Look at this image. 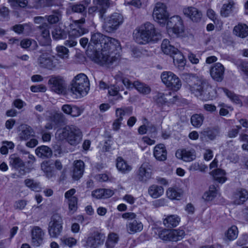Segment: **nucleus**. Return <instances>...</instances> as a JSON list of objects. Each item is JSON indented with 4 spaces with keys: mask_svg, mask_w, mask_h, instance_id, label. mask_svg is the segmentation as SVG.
I'll use <instances>...</instances> for the list:
<instances>
[{
    "mask_svg": "<svg viewBox=\"0 0 248 248\" xmlns=\"http://www.w3.org/2000/svg\"><path fill=\"white\" fill-rule=\"evenodd\" d=\"M183 80L187 83V88L192 94L201 100H213L216 97V90L204 79L200 78L195 75L184 73Z\"/></svg>",
    "mask_w": 248,
    "mask_h": 248,
    "instance_id": "nucleus-1",
    "label": "nucleus"
},
{
    "mask_svg": "<svg viewBox=\"0 0 248 248\" xmlns=\"http://www.w3.org/2000/svg\"><path fill=\"white\" fill-rule=\"evenodd\" d=\"M109 41L103 45L101 52H96L93 61L100 65L108 66L113 64L119 58L118 50L121 49L119 41L114 38L108 36Z\"/></svg>",
    "mask_w": 248,
    "mask_h": 248,
    "instance_id": "nucleus-2",
    "label": "nucleus"
},
{
    "mask_svg": "<svg viewBox=\"0 0 248 248\" xmlns=\"http://www.w3.org/2000/svg\"><path fill=\"white\" fill-rule=\"evenodd\" d=\"M56 138L60 140H66L71 145L75 146L81 140L82 134L80 129L75 125H67L57 130Z\"/></svg>",
    "mask_w": 248,
    "mask_h": 248,
    "instance_id": "nucleus-3",
    "label": "nucleus"
},
{
    "mask_svg": "<svg viewBox=\"0 0 248 248\" xmlns=\"http://www.w3.org/2000/svg\"><path fill=\"white\" fill-rule=\"evenodd\" d=\"M90 89V82L87 77L81 73L77 75L72 80L71 91L79 96L86 95Z\"/></svg>",
    "mask_w": 248,
    "mask_h": 248,
    "instance_id": "nucleus-4",
    "label": "nucleus"
},
{
    "mask_svg": "<svg viewBox=\"0 0 248 248\" xmlns=\"http://www.w3.org/2000/svg\"><path fill=\"white\" fill-rule=\"evenodd\" d=\"M123 22L124 17L122 15L114 13L105 19L103 29L107 32L113 33L119 28Z\"/></svg>",
    "mask_w": 248,
    "mask_h": 248,
    "instance_id": "nucleus-5",
    "label": "nucleus"
},
{
    "mask_svg": "<svg viewBox=\"0 0 248 248\" xmlns=\"http://www.w3.org/2000/svg\"><path fill=\"white\" fill-rule=\"evenodd\" d=\"M163 83L167 88L173 91L179 90L182 86L180 78L172 72L170 71L164 72L161 75Z\"/></svg>",
    "mask_w": 248,
    "mask_h": 248,
    "instance_id": "nucleus-6",
    "label": "nucleus"
},
{
    "mask_svg": "<svg viewBox=\"0 0 248 248\" xmlns=\"http://www.w3.org/2000/svg\"><path fill=\"white\" fill-rule=\"evenodd\" d=\"M62 219L59 214H54L48 224V232L51 237H58L62 230Z\"/></svg>",
    "mask_w": 248,
    "mask_h": 248,
    "instance_id": "nucleus-7",
    "label": "nucleus"
},
{
    "mask_svg": "<svg viewBox=\"0 0 248 248\" xmlns=\"http://www.w3.org/2000/svg\"><path fill=\"white\" fill-rule=\"evenodd\" d=\"M169 16L165 4L162 2H157L155 4L153 10V16L156 21L164 25L168 21Z\"/></svg>",
    "mask_w": 248,
    "mask_h": 248,
    "instance_id": "nucleus-8",
    "label": "nucleus"
},
{
    "mask_svg": "<svg viewBox=\"0 0 248 248\" xmlns=\"http://www.w3.org/2000/svg\"><path fill=\"white\" fill-rule=\"evenodd\" d=\"M105 239L104 233L99 232H94L86 239L83 240L82 243L86 248H97L102 245Z\"/></svg>",
    "mask_w": 248,
    "mask_h": 248,
    "instance_id": "nucleus-9",
    "label": "nucleus"
},
{
    "mask_svg": "<svg viewBox=\"0 0 248 248\" xmlns=\"http://www.w3.org/2000/svg\"><path fill=\"white\" fill-rule=\"evenodd\" d=\"M48 84L52 91L58 94H62L64 93L65 83L62 77L60 76H51L48 80Z\"/></svg>",
    "mask_w": 248,
    "mask_h": 248,
    "instance_id": "nucleus-10",
    "label": "nucleus"
},
{
    "mask_svg": "<svg viewBox=\"0 0 248 248\" xmlns=\"http://www.w3.org/2000/svg\"><path fill=\"white\" fill-rule=\"evenodd\" d=\"M85 22L84 17H82L79 20H75L73 23L70 24V28L71 31L69 34L70 36H73L74 38H78L86 32V30L83 27V25Z\"/></svg>",
    "mask_w": 248,
    "mask_h": 248,
    "instance_id": "nucleus-11",
    "label": "nucleus"
},
{
    "mask_svg": "<svg viewBox=\"0 0 248 248\" xmlns=\"http://www.w3.org/2000/svg\"><path fill=\"white\" fill-rule=\"evenodd\" d=\"M167 26L172 29L173 32L179 34L184 31V26L182 18L179 16H175L168 19Z\"/></svg>",
    "mask_w": 248,
    "mask_h": 248,
    "instance_id": "nucleus-12",
    "label": "nucleus"
},
{
    "mask_svg": "<svg viewBox=\"0 0 248 248\" xmlns=\"http://www.w3.org/2000/svg\"><path fill=\"white\" fill-rule=\"evenodd\" d=\"M151 167L149 163L142 164L137 173V178L139 181L146 183L151 178L152 172Z\"/></svg>",
    "mask_w": 248,
    "mask_h": 248,
    "instance_id": "nucleus-13",
    "label": "nucleus"
},
{
    "mask_svg": "<svg viewBox=\"0 0 248 248\" xmlns=\"http://www.w3.org/2000/svg\"><path fill=\"white\" fill-rule=\"evenodd\" d=\"M31 243L36 247H39L44 242L45 232L38 226H34L31 230Z\"/></svg>",
    "mask_w": 248,
    "mask_h": 248,
    "instance_id": "nucleus-14",
    "label": "nucleus"
},
{
    "mask_svg": "<svg viewBox=\"0 0 248 248\" xmlns=\"http://www.w3.org/2000/svg\"><path fill=\"white\" fill-rule=\"evenodd\" d=\"M108 39L107 36L100 32L93 33L91 35L89 45H92L93 44L96 47V49L101 48L102 51L103 45H105L107 43L106 42L108 43L109 41Z\"/></svg>",
    "mask_w": 248,
    "mask_h": 248,
    "instance_id": "nucleus-15",
    "label": "nucleus"
},
{
    "mask_svg": "<svg viewBox=\"0 0 248 248\" xmlns=\"http://www.w3.org/2000/svg\"><path fill=\"white\" fill-rule=\"evenodd\" d=\"M18 138L20 140H27L34 136V131L29 125L21 124L17 128Z\"/></svg>",
    "mask_w": 248,
    "mask_h": 248,
    "instance_id": "nucleus-16",
    "label": "nucleus"
},
{
    "mask_svg": "<svg viewBox=\"0 0 248 248\" xmlns=\"http://www.w3.org/2000/svg\"><path fill=\"white\" fill-rule=\"evenodd\" d=\"M37 64L41 68L53 69L55 65L53 62L52 57L47 53L42 54L37 59Z\"/></svg>",
    "mask_w": 248,
    "mask_h": 248,
    "instance_id": "nucleus-17",
    "label": "nucleus"
},
{
    "mask_svg": "<svg viewBox=\"0 0 248 248\" xmlns=\"http://www.w3.org/2000/svg\"><path fill=\"white\" fill-rule=\"evenodd\" d=\"M40 33V43L43 46H48L51 42L49 26L46 23H44L39 27Z\"/></svg>",
    "mask_w": 248,
    "mask_h": 248,
    "instance_id": "nucleus-18",
    "label": "nucleus"
},
{
    "mask_svg": "<svg viewBox=\"0 0 248 248\" xmlns=\"http://www.w3.org/2000/svg\"><path fill=\"white\" fill-rule=\"evenodd\" d=\"M172 93L170 92L169 93L164 94L162 93H157L154 97V99L158 104L163 105L167 102L174 103L178 99L176 95H173V97L170 98Z\"/></svg>",
    "mask_w": 248,
    "mask_h": 248,
    "instance_id": "nucleus-19",
    "label": "nucleus"
},
{
    "mask_svg": "<svg viewBox=\"0 0 248 248\" xmlns=\"http://www.w3.org/2000/svg\"><path fill=\"white\" fill-rule=\"evenodd\" d=\"M142 31L143 30L140 27L135 30L133 33V37L135 41L140 44H146L153 41L152 38H150V36L148 35L144 31Z\"/></svg>",
    "mask_w": 248,
    "mask_h": 248,
    "instance_id": "nucleus-20",
    "label": "nucleus"
},
{
    "mask_svg": "<svg viewBox=\"0 0 248 248\" xmlns=\"http://www.w3.org/2000/svg\"><path fill=\"white\" fill-rule=\"evenodd\" d=\"M224 73V67L220 63H216L211 67V76L214 80L217 81H221L222 80Z\"/></svg>",
    "mask_w": 248,
    "mask_h": 248,
    "instance_id": "nucleus-21",
    "label": "nucleus"
},
{
    "mask_svg": "<svg viewBox=\"0 0 248 248\" xmlns=\"http://www.w3.org/2000/svg\"><path fill=\"white\" fill-rule=\"evenodd\" d=\"M176 157L186 162H190L194 160L196 157L195 151L194 150L180 149L175 153Z\"/></svg>",
    "mask_w": 248,
    "mask_h": 248,
    "instance_id": "nucleus-22",
    "label": "nucleus"
},
{
    "mask_svg": "<svg viewBox=\"0 0 248 248\" xmlns=\"http://www.w3.org/2000/svg\"><path fill=\"white\" fill-rule=\"evenodd\" d=\"M183 11L184 14L186 16L194 22H197L202 18V14L201 12L195 7L192 6L186 7L183 9Z\"/></svg>",
    "mask_w": 248,
    "mask_h": 248,
    "instance_id": "nucleus-23",
    "label": "nucleus"
},
{
    "mask_svg": "<svg viewBox=\"0 0 248 248\" xmlns=\"http://www.w3.org/2000/svg\"><path fill=\"white\" fill-rule=\"evenodd\" d=\"M140 27L143 30L142 31H144L148 35L150 36V38H152L153 41H156L161 36L160 34L156 31L154 25L150 22H146Z\"/></svg>",
    "mask_w": 248,
    "mask_h": 248,
    "instance_id": "nucleus-24",
    "label": "nucleus"
},
{
    "mask_svg": "<svg viewBox=\"0 0 248 248\" xmlns=\"http://www.w3.org/2000/svg\"><path fill=\"white\" fill-rule=\"evenodd\" d=\"M248 199V192L244 189L237 190L232 196L233 202L235 204H243Z\"/></svg>",
    "mask_w": 248,
    "mask_h": 248,
    "instance_id": "nucleus-25",
    "label": "nucleus"
},
{
    "mask_svg": "<svg viewBox=\"0 0 248 248\" xmlns=\"http://www.w3.org/2000/svg\"><path fill=\"white\" fill-rule=\"evenodd\" d=\"M165 217L163 219V224L167 228H174L179 224L180 221V217L177 215H165Z\"/></svg>",
    "mask_w": 248,
    "mask_h": 248,
    "instance_id": "nucleus-26",
    "label": "nucleus"
},
{
    "mask_svg": "<svg viewBox=\"0 0 248 248\" xmlns=\"http://www.w3.org/2000/svg\"><path fill=\"white\" fill-rule=\"evenodd\" d=\"M167 152L165 146L163 144L156 145L154 150L155 157L159 161H164L167 159Z\"/></svg>",
    "mask_w": 248,
    "mask_h": 248,
    "instance_id": "nucleus-27",
    "label": "nucleus"
},
{
    "mask_svg": "<svg viewBox=\"0 0 248 248\" xmlns=\"http://www.w3.org/2000/svg\"><path fill=\"white\" fill-rule=\"evenodd\" d=\"M161 50L163 52L167 55H169L170 56H172L173 54L178 52V48L173 46L171 43L167 39H165L163 40L161 46Z\"/></svg>",
    "mask_w": 248,
    "mask_h": 248,
    "instance_id": "nucleus-28",
    "label": "nucleus"
},
{
    "mask_svg": "<svg viewBox=\"0 0 248 248\" xmlns=\"http://www.w3.org/2000/svg\"><path fill=\"white\" fill-rule=\"evenodd\" d=\"M84 163L81 160L75 162L72 173V177L77 180L81 177L84 172Z\"/></svg>",
    "mask_w": 248,
    "mask_h": 248,
    "instance_id": "nucleus-29",
    "label": "nucleus"
},
{
    "mask_svg": "<svg viewBox=\"0 0 248 248\" xmlns=\"http://www.w3.org/2000/svg\"><path fill=\"white\" fill-rule=\"evenodd\" d=\"M62 110L66 114L72 117H78L82 112V110L76 106L65 104L62 107Z\"/></svg>",
    "mask_w": 248,
    "mask_h": 248,
    "instance_id": "nucleus-30",
    "label": "nucleus"
},
{
    "mask_svg": "<svg viewBox=\"0 0 248 248\" xmlns=\"http://www.w3.org/2000/svg\"><path fill=\"white\" fill-rule=\"evenodd\" d=\"M126 229L130 234H134L141 232L143 229V225L141 222L133 220L126 224Z\"/></svg>",
    "mask_w": 248,
    "mask_h": 248,
    "instance_id": "nucleus-31",
    "label": "nucleus"
},
{
    "mask_svg": "<svg viewBox=\"0 0 248 248\" xmlns=\"http://www.w3.org/2000/svg\"><path fill=\"white\" fill-rule=\"evenodd\" d=\"M116 167L118 170L123 174L128 173L132 169V167L129 165L122 157L117 158Z\"/></svg>",
    "mask_w": 248,
    "mask_h": 248,
    "instance_id": "nucleus-32",
    "label": "nucleus"
},
{
    "mask_svg": "<svg viewBox=\"0 0 248 248\" xmlns=\"http://www.w3.org/2000/svg\"><path fill=\"white\" fill-rule=\"evenodd\" d=\"M218 90L222 91L227 97L233 103L240 106L242 105V98H243L242 96H239L225 88H219Z\"/></svg>",
    "mask_w": 248,
    "mask_h": 248,
    "instance_id": "nucleus-33",
    "label": "nucleus"
},
{
    "mask_svg": "<svg viewBox=\"0 0 248 248\" xmlns=\"http://www.w3.org/2000/svg\"><path fill=\"white\" fill-rule=\"evenodd\" d=\"M35 153L38 157L42 158H48L52 155L51 149L45 145L38 147L35 150Z\"/></svg>",
    "mask_w": 248,
    "mask_h": 248,
    "instance_id": "nucleus-34",
    "label": "nucleus"
},
{
    "mask_svg": "<svg viewBox=\"0 0 248 248\" xmlns=\"http://www.w3.org/2000/svg\"><path fill=\"white\" fill-rule=\"evenodd\" d=\"M164 188L162 186L156 185H152L149 187L148 194L154 199H156L164 193Z\"/></svg>",
    "mask_w": 248,
    "mask_h": 248,
    "instance_id": "nucleus-35",
    "label": "nucleus"
},
{
    "mask_svg": "<svg viewBox=\"0 0 248 248\" xmlns=\"http://www.w3.org/2000/svg\"><path fill=\"white\" fill-rule=\"evenodd\" d=\"M9 164L13 168L16 170L23 168L25 166L23 161L19 156L14 154L10 156Z\"/></svg>",
    "mask_w": 248,
    "mask_h": 248,
    "instance_id": "nucleus-36",
    "label": "nucleus"
},
{
    "mask_svg": "<svg viewBox=\"0 0 248 248\" xmlns=\"http://www.w3.org/2000/svg\"><path fill=\"white\" fill-rule=\"evenodd\" d=\"M233 33L241 38H245L248 35V27L245 24H239L234 27Z\"/></svg>",
    "mask_w": 248,
    "mask_h": 248,
    "instance_id": "nucleus-37",
    "label": "nucleus"
},
{
    "mask_svg": "<svg viewBox=\"0 0 248 248\" xmlns=\"http://www.w3.org/2000/svg\"><path fill=\"white\" fill-rule=\"evenodd\" d=\"M52 14L46 16V18L50 24L59 23L62 18V12L59 10H53Z\"/></svg>",
    "mask_w": 248,
    "mask_h": 248,
    "instance_id": "nucleus-38",
    "label": "nucleus"
},
{
    "mask_svg": "<svg viewBox=\"0 0 248 248\" xmlns=\"http://www.w3.org/2000/svg\"><path fill=\"white\" fill-rule=\"evenodd\" d=\"M93 3L95 5L100 7L98 10L99 16L102 18L104 14L106 13V9L109 6V0H93Z\"/></svg>",
    "mask_w": 248,
    "mask_h": 248,
    "instance_id": "nucleus-39",
    "label": "nucleus"
},
{
    "mask_svg": "<svg viewBox=\"0 0 248 248\" xmlns=\"http://www.w3.org/2000/svg\"><path fill=\"white\" fill-rule=\"evenodd\" d=\"M134 87L140 93L143 94H148L150 93L151 91V88L148 85L140 82L137 80L135 81L133 83Z\"/></svg>",
    "mask_w": 248,
    "mask_h": 248,
    "instance_id": "nucleus-40",
    "label": "nucleus"
},
{
    "mask_svg": "<svg viewBox=\"0 0 248 248\" xmlns=\"http://www.w3.org/2000/svg\"><path fill=\"white\" fill-rule=\"evenodd\" d=\"M186 235L185 231L180 228L178 229H174L171 230L170 241L177 242L182 240Z\"/></svg>",
    "mask_w": 248,
    "mask_h": 248,
    "instance_id": "nucleus-41",
    "label": "nucleus"
},
{
    "mask_svg": "<svg viewBox=\"0 0 248 248\" xmlns=\"http://www.w3.org/2000/svg\"><path fill=\"white\" fill-rule=\"evenodd\" d=\"M212 173L214 180L218 183L223 184L227 180V178L225 176L226 173L223 170L217 169L213 171Z\"/></svg>",
    "mask_w": 248,
    "mask_h": 248,
    "instance_id": "nucleus-42",
    "label": "nucleus"
},
{
    "mask_svg": "<svg viewBox=\"0 0 248 248\" xmlns=\"http://www.w3.org/2000/svg\"><path fill=\"white\" fill-rule=\"evenodd\" d=\"M25 185L31 190L38 192L41 190L40 183L32 179H26L24 180Z\"/></svg>",
    "mask_w": 248,
    "mask_h": 248,
    "instance_id": "nucleus-43",
    "label": "nucleus"
},
{
    "mask_svg": "<svg viewBox=\"0 0 248 248\" xmlns=\"http://www.w3.org/2000/svg\"><path fill=\"white\" fill-rule=\"evenodd\" d=\"M172 57H173L174 63L177 65L179 68H182L185 66L186 60L184 58V56L179 50H178V52H176Z\"/></svg>",
    "mask_w": 248,
    "mask_h": 248,
    "instance_id": "nucleus-44",
    "label": "nucleus"
},
{
    "mask_svg": "<svg viewBox=\"0 0 248 248\" xmlns=\"http://www.w3.org/2000/svg\"><path fill=\"white\" fill-rule=\"evenodd\" d=\"M52 35L54 40L63 39L66 37L67 32L60 27L56 26L52 32Z\"/></svg>",
    "mask_w": 248,
    "mask_h": 248,
    "instance_id": "nucleus-45",
    "label": "nucleus"
},
{
    "mask_svg": "<svg viewBox=\"0 0 248 248\" xmlns=\"http://www.w3.org/2000/svg\"><path fill=\"white\" fill-rule=\"evenodd\" d=\"M20 46L24 48H29L30 50H35L38 45L37 42L31 39H24L20 42Z\"/></svg>",
    "mask_w": 248,
    "mask_h": 248,
    "instance_id": "nucleus-46",
    "label": "nucleus"
},
{
    "mask_svg": "<svg viewBox=\"0 0 248 248\" xmlns=\"http://www.w3.org/2000/svg\"><path fill=\"white\" fill-rule=\"evenodd\" d=\"M217 193V190L214 185L209 186V190L204 193L203 195V199L206 201H212L216 196Z\"/></svg>",
    "mask_w": 248,
    "mask_h": 248,
    "instance_id": "nucleus-47",
    "label": "nucleus"
},
{
    "mask_svg": "<svg viewBox=\"0 0 248 248\" xmlns=\"http://www.w3.org/2000/svg\"><path fill=\"white\" fill-rule=\"evenodd\" d=\"M119 240L118 235L114 232L110 233L106 242L107 248H113L118 243Z\"/></svg>",
    "mask_w": 248,
    "mask_h": 248,
    "instance_id": "nucleus-48",
    "label": "nucleus"
},
{
    "mask_svg": "<svg viewBox=\"0 0 248 248\" xmlns=\"http://www.w3.org/2000/svg\"><path fill=\"white\" fill-rule=\"evenodd\" d=\"M234 2L232 0L229 1L228 3L224 4L221 9L220 14L222 16L227 17L232 11Z\"/></svg>",
    "mask_w": 248,
    "mask_h": 248,
    "instance_id": "nucleus-49",
    "label": "nucleus"
},
{
    "mask_svg": "<svg viewBox=\"0 0 248 248\" xmlns=\"http://www.w3.org/2000/svg\"><path fill=\"white\" fill-rule=\"evenodd\" d=\"M204 117L201 114H194L191 116V124L195 127H200L202 124Z\"/></svg>",
    "mask_w": 248,
    "mask_h": 248,
    "instance_id": "nucleus-50",
    "label": "nucleus"
},
{
    "mask_svg": "<svg viewBox=\"0 0 248 248\" xmlns=\"http://www.w3.org/2000/svg\"><path fill=\"white\" fill-rule=\"evenodd\" d=\"M156 230L160 239L164 241H170L171 230L162 228H157Z\"/></svg>",
    "mask_w": 248,
    "mask_h": 248,
    "instance_id": "nucleus-51",
    "label": "nucleus"
},
{
    "mask_svg": "<svg viewBox=\"0 0 248 248\" xmlns=\"http://www.w3.org/2000/svg\"><path fill=\"white\" fill-rule=\"evenodd\" d=\"M238 233V231L236 226H232L228 229L225 233L226 236L229 240H233L235 239Z\"/></svg>",
    "mask_w": 248,
    "mask_h": 248,
    "instance_id": "nucleus-52",
    "label": "nucleus"
},
{
    "mask_svg": "<svg viewBox=\"0 0 248 248\" xmlns=\"http://www.w3.org/2000/svg\"><path fill=\"white\" fill-rule=\"evenodd\" d=\"M78 198L68 200L66 202L68 205L69 212L70 214L74 213L78 209Z\"/></svg>",
    "mask_w": 248,
    "mask_h": 248,
    "instance_id": "nucleus-53",
    "label": "nucleus"
},
{
    "mask_svg": "<svg viewBox=\"0 0 248 248\" xmlns=\"http://www.w3.org/2000/svg\"><path fill=\"white\" fill-rule=\"evenodd\" d=\"M167 195L171 200H178L181 197V193L174 188H169L167 191Z\"/></svg>",
    "mask_w": 248,
    "mask_h": 248,
    "instance_id": "nucleus-54",
    "label": "nucleus"
},
{
    "mask_svg": "<svg viewBox=\"0 0 248 248\" xmlns=\"http://www.w3.org/2000/svg\"><path fill=\"white\" fill-rule=\"evenodd\" d=\"M58 55L62 59H66L69 56V50L64 46H58L56 48Z\"/></svg>",
    "mask_w": 248,
    "mask_h": 248,
    "instance_id": "nucleus-55",
    "label": "nucleus"
},
{
    "mask_svg": "<svg viewBox=\"0 0 248 248\" xmlns=\"http://www.w3.org/2000/svg\"><path fill=\"white\" fill-rule=\"evenodd\" d=\"M11 5L14 7H20L24 8L28 3V0H8Z\"/></svg>",
    "mask_w": 248,
    "mask_h": 248,
    "instance_id": "nucleus-56",
    "label": "nucleus"
},
{
    "mask_svg": "<svg viewBox=\"0 0 248 248\" xmlns=\"http://www.w3.org/2000/svg\"><path fill=\"white\" fill-rule=\"evenodd\" d=\"M61 240L63 244L69 247L75 246L77 244V240L73 237L63 236Z\"/></svg>",
    "mask_w": 248,
    "mask_h": 248,
    "instance_id": "nucleus-57",
    "label": "nucleus"
},
{
    "mask_svg": "<svg viewBox=\"0 0 248 248\" xmlns=\"http://www.w3.org/2000/svg\"><path fill=\"white\" fill-rule=\"evenodd\" d=\"M69 9L73 13H82L85 11L86 7L82 4H77L70 6Z\"/></svg>",
    "mask_w": 248,
    "mask_h": 248,
    "instance_id": "nucleus-58",
    "label": "nucleus"
},
{
    "mask_svg": "<svg viewBox=\"0 0 248 248\" xmlns=\"http://www.w3.org/2000/svg\"><path fill=\"white\" fill-rule=\"evenodd\" d=\"M206 136L211 140L216 139L219 134V130L218 128H214L206 132Z\"/></svg>",
    "mask_w": 248,
    "mask_h": 248,
    "instance_id": "nucleus-59",
    "label": "nucleus"
},
{
    "mask_svg": "<svg viewBox=\"0 0 248 248\" xmlns=\"http://www.w3.org/2000/svg\"><path fill=\"white\" fill-rule=\"evenodd\" d=\"M76 192V190L75 188H71L67 191L64 194L65 201L77 198L76 196H74Z\"/></svg>",
    "mask_w": 248,
    "mask_h": 248,
    "instance_id": "nucleus-60",
    "label": "nucleus"
},
{
    "mask_svg": "<svg viewBox=\"0 0 248 248\" xmlns=\"http://www.w3.org/2000/svg\"><path fill=\"white\" fill-rule=\"evenodd\" d=\"M31 90L32 92H45L46 90V88L45 85L42 84L32 86L31 87Z\"/></svg>",
    "mask_w": 248,
    "mask_h": 248,
    "instance_id": "nucleus-61",
    "label": "nucleus"
},
{
    "mask_svg": "<svg viewBox=\"0 0 248 248\" xmlns=\"http://www.w3.org/2000/svg\"><path fill=\"white\" fill-rule=\"evenodd\" d=\"M92 195L93 197L98 199H104V189H98L94 190L92 192Z\"/></svg>",
    "mask_w": 248,
    "mask_h": 248,
    "instance_id": "nucleus-62",
    "label": "nucleus"
},
{
    "mask_svg": "<svg viewBox=\"0 0 248 248\" xmlns=\"http://www.w3.org/2000/svg\"><path fill=\"white\" fill-rule=\"evenodd\" d=\"M108 93L110 95L112 96L118 95L119 97L118 98H122V96L119 94V92L117 88L114 86H111L108 87Z\"/></svg>",
    "mask_w": 248,
    "mask_h": 248,
    "instance_id": "nucleus-63",
    "label": "nucleus"
},
{
    "mask_svg": "<svg viewBox=\"0 0 248 248\" xmlns=\"http://www.w3.org/2000/svg\"><path fill=\"white\" fill-rule=\"evenodd\" d=\"M77 44V42L75 40V38L73 36H70V34L69 35L68 39L66 40L64 42V45L69 47H72L75 46Z\"/></svg>",
    "mask_w": 248,
    "mask_h": 248,
    "instance_id": "nucleus-64",
    "label": "nucleus"
}]
</instances>
